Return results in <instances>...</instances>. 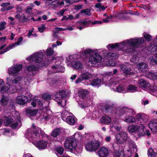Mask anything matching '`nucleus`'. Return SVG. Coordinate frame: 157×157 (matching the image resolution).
<instances>
[{
    "label": "nucleus",
    "instance_id": "f257e3e1",
    "mask_svg": "<svg viewBox=\"0 0 157 157\" xmlns=\"http://www.w3.org/2000/svg\"><path fill=\"white\" fill-rule=\"evenodd\" d=\"M145 42V41L143 37H135L125 40L119 43L109 44L106 47L109 51L114 49L118 50H121L124 54H130L133 52V55L130 59V61L133 63H136L140 60V55L129 45L136 48L142 46Z\"/></svg>",
    "mask_w": 157,
    "mask_h": 157
},
{
    "label": "nucleus",
    "instance_id": "f03ea898",
    "mask_svg": "<svg viewBox=\"0 0 157 157\" xmlns=\"http://www.w3.org/2000/svg\"><path fill=\"white\" fill-rule=\"evenodd\" d=\"M44 134V131L40 128H36V126L33 124L32 127L27 130L25 136L38 149L42 150L47 148L48 142L44 140H39L37 142L36 141Z\"/></svg>",
    "mask_w": 157,
    "mask_h": 157
},
{
    "label": "nucleus",
    "instance_id": "7ed1b4c3",
    "mask_svg": "<svg viewBox=\"0 0 157 157\" xmlns=\"http://www.w3.org/2000/svg\"><path fill=\"white\" fill-rule=\"evenodd\" d=\"M115 137V142L117 144H114L113 145H114L115 147L116 146L118 149H120V151L119 152L120 153L123 154V147L122 146H119L118 144H123L127 141L129 145V148L127 151L125 157H132V154L136 150V145L133 141L129 139L128 134L126 132H122L116 134Z\"/></svg>",
    "mask_w": 157,
    "mask_h": 157
},
{
    "label": "nucleus",
    "instance_id": "20e7f679",
    "mask_svg": "<svg viewBox=\"0 0 157 157\" xmlns=\"http://www.w3.org/2000/svg\"><path fill=\"white\" fill-rule=\"evenodd\" d=\"M117 114L120 115L126 114L127 115L123 119V121L129 123H136L135 117L130 115L135 114L136 112L132 109L128 108L126 107L118 108L115 112Z\"/></svg>",
    "mask_w": 157,
    "mask_h": 157
},
{
    "label": "nucleus",
    "instance_id": "39448f33",
    "mask_svg": "<svg viewBox=\"0 0 157 157\" xmlns=\"http://www.w3.org/2000/svg\"><path fill=\"white\" fill-rule=\"evenodd\" d=\"M74 138L70 137L65 140L64 146L65 148L71 151H75L77 146L76 139L82 138V135L79 132H75Z\"/></svg>",
    "mask_w": 157,
    "mask_h": 157
},
{
    "label": "nucleus",
    "instance_id": "423d86ee",
    "mask_svg": "<svg viewBox=\"0 0 157 157\" xmlns=\"http://www.w3.org/2000/svg\"><path fill=\"white\" fill-rule=\"evenodd\" d=\"M114 150V152L108 156L109 154V151L108 149L105 147H102L99 150L98 154L99 157H122L121 153H120L119 151V149L117 148L116 146H113Z\"/></svg>",
    "mask_w": 157,
    "mask_h": 157
},
{
    "label": "nucleus",
    "instance_id": "0eeeda50",
    "mask_svg": "<svg viewBox=\"0 0 157 157\" xmlns=\"http://www.w3.org/2000/svg\"><path fill=\"white\" fill-rule=\"evenodd\" d=\"M117 72V70L115 69L113 73L109 72L107 73L106 75L102 79V82L105 83L106 86H110L114 84H117L121 81V79L119 78H110L109 76L115 75Z\"/></svg>",
    "mask_w": 157,
    "mask_h": 157
},
{
    "label": "nucleus",
    "instance_id": "6e6552de",
    "mask_svg": "<svg viewBox=\"0 0 157 157\" xmlns=\"http://www.w3.org/2000/svg\"><path fill=\"white\" fill-rule=\"evenodd\" d=\"M45 56V52L44 50L39 51L37 52L33 53L27 57L26 60L30 63L35 62L40 63L43 61V58Z\"/></svg>",
    "mask_w": 157,
    "mask_h": 157
},
{
    "label": "nucleus",
    "instance_id": "1a4fd4ad",
    "mask_svg": "<svg viewBox=\"0 0 157 157\" xmlns=\"http://www.w3.org/2000/svg\"><path fill=\"white\" fill-rule=\"evenodd\" d=\"M70 93L68 92L60 90L55 95V100L57 102L59 105H61L63 107L66 103V101L64 98L68 97Z\"/></svg>",
    "mask_w": 157,
    "mask_h": 157
},
{
    "label": "nucleus",
    "instance_id": "9d476101",
    "mask_svg": "<svg viewBox=\"0 0 157 157\" xmlns=\"http://www.w3.org/2000/svg\"><path fill=\"white\" fill-rule=\"evenodd\" d=\"M0 88L2 93L7 92L10 94L15 93L16 91V88L14 85H10L7 83L4 85V82L2 79L0 80Z\"/></svg>",
    "mask_w": 157,
    "mask_h": 157
},
{
    "label": "nucleus",
    "instance_id": "9b49d317",
    "mask_svg": "<svg viewBox=\"0 0 157 157\" xmlns=\"http://www.w3.org/2000/svg\"><path fill=\"white\" fill-rule=\"evenodd\" d=\"M55 60V65L52 66L50 69V70L48 72V73L51 74L52 73H55L61 72H63L65 71L63 67L60 65L61 63L60 60H59V58L56 59L53 57L52 59V61Z\"/></svg>",
    "mask_w": 157,
    "mask_h": 157
},
{
    "label": "nucleus",
    "instance_id": "f8f14e48",
    "mask_svg": "<svg viewBox=\"0 0 157 157\" xmlns=\"http://www.w3.org/2000/svg\"><path fill=\"white\" fill-rule=\"evenodd\" d=\"M87 151L92 152L96 150L99 147V143L95 140L89 141L85 144Z\"/></svg>",
    "mask_w": 157,
    "mask_h": 157
},
{
    "label": "nucleus",
    "instance_id": "ddd939ff",
    "mask_svg": "<svg viewBox=\"0 0 157 157\" xmlns=\"http://www.w3.org/2000/svg\"><path fill=\"white\" fill-rule=\"evenodd\" d=\"M22 68V66L21 64H16L9 67L8 69V72L10 75L17 76L20 74Z\"/></svg>",
    "mask_w": 157,
    "mask_h": 157
},
{
    "label": "nucleus",
    "instance_id": "4468645a",
    "mask_svg": "<svg viewBox=\"0 0 157 157\" xmlns=\"http://www.w3.org/2000/svg\"><path fill=\"white\" fill-rule=\"evenodd\" d=\"M102 58L101 55L98 53H94V54L90 56L86 59V60L92 64H95L100 63L101 60Z\"/></svg>",
    "mask_w": 157,
    "mask_h": 157
},
{
    "label": "nucleus",
    "instance_id": "2eb2a0df",
    "mask_svg": "<svg viewBox=\"0 0 157 157\" xmlns=\"http://www.w3.org/2000/svg\"><path fill=\"white\" fill-rule=\"evenodd\" d=\"M75 56L71 55L69 57V62L71 63V65L74 68L78 69L82 68L83 67V64L79 60L77 59H75L73 60V59L75 57Z\"/></svg>",
    "mask_w": 157,
    "mask_h": 157
},
{
    "label": "nucleus",
    "instance_id": "dca6fc26",
    "mask_svg": "<svg viewBox=\"0 0 157 157\" xmlns=\"http://www.w3.org/2000/svg\"><path fill=\"white\" fill-rule=\"evenodd\" d=\"M93 77V75L90 73L86 72L83 73L78 77L75 81V82L76 84H78L84 80H87L92 78Z\"/></svg>",
    "mask_w": 157,
    "mask_h": 157
},
{
    "label": "nucleus",
    "instance_id": "f3484780",
    "mask_svg": "<svg viewBox=\"0 0 157 157\" xmlns=\"http://www.w3.org/2000/svg\"><path fill=\"white\" fill-rule=\"evenodd\" d=\"M102 52L103 56L106 59H116L119 56V55L116 54L114 53L108 52L107 50L105 49H103Z\"/></svg>",
    "mask_w": 157,
    "mask_h": 157
},
{
    "label": "nucleus",
    "instance_id": "a211bd4d",
    "mask_svg": "<svg viewBox=\"0 0 157 157\" xmlns=\"http://www.w3.org/2000/svg\"><path fill=\"white\" fill-rule=\"evenodd\" d=\"M119 122L118 119L113 120L110 125V129L112 132H114L115 130L117 131H120L121 129V126L119 125Z\"/></svg>",
    "mask_w": 157,
    "mask_h": 157
},
{
    "label": "nucleus",
    "instance_id": "6ab92c4d",
    "mask_svg": "<svg viewBox=\"0 0 157 157\" xmlns=\"http://www.w3.org/2000/svg\"><path fill=\"white\" fill-rule=\"evenodd\" d=\"M138 85L140 87L145 90H150L151 89L150 84L143 79H140Z\"/></svg>",
    "mask_w": 157,
    "mask_h": 157
},
{
    "label": "nucleus",
    "instance_id": "aec40b11",
    "mask_svg": "<svg viewBox=\"0 0 157 157\" xmlns=\"http://www.w3.org/2000/svg\"><path fill=\"white\" fill-rule=\"evenodd\" d=\"M29 101V98L25 96L21 95L17 97L16 99V102L18 104L24 105Z\"/></svg>",
    "mask_w": 157,
    "mask_h": 157
},
{
    "label": "nucleus",
    "instance_id": "412c9836",
    "mask_svg": "<svg viewBox=\"0 0 157 157\" xmlns=\"http://www.w3.org/2000/svg\"><path fill=\"white\" fill-rule=\"evenodd\" d=\"M23 40V39L22 37H20L17 40V41L16 43H13L12 44H11L9 45L8 47H7L5 50L4 51H1V53H4L5 52H6L7 51L10 50V49L13 48L15 46H17L19 45L20 44L21 42Z\"/></svg>",
    "mask_w": 157,
    "mask_h": 157
},
{
    "label": "nucleus",
    "instance_id": "4be33fe9",
    "mask_svg": "<svg viewBox=\"0 0 157 157\" xmlns=\"http://www.w3.org/2000/svg\"><path fill=\"white\" fill-rule=\"evenodd\" d=\"M15 114L16 115V116L14 117V118L16 119V122L13 123L12 125V127L14 128H19L21 125V123L20 120V116L19 113L18 112H16Z\"/></svg>",
    "mask_w": 157,
    "mask_h": 157
},
{
    "label": "nucleus",
    "instance_id": "5701e85b",
    "mask_svg": "<svg viewBox=\"0 0 157 157\" xmlns=\"http://www.w3.org/2000/svg\"><path fill=\"white\" fill-rule=\"evenodd\" d=\"M38 111L37 110L31 109L29 108L26 109L25 112L27 115L29 117H35L36 116H40V112L41 110Z\"/></svg>",
    "mask_w": 157,
    "mask_h": 157
},
{
    "label": "nucleus",
    "instance_id": "b1692460",
    "mask_svg": "<svg viewBox=\"0 0 157 157\" xmlns=\"http://www.w3.org/2000/svg\"><path fill=\"white\" fill-rule=\"evenodd\" d=\"M131 65L128 63H125L120 65L121 70L124 72L127 73H129L131 70Z\"/></svg>",
    "mask_w": 157,
    "mask_h": 157
},
{
    "label": "nucleus",
    "instance_id": "393cba45",
    "mask_svg": "<svg viewBox=\"0 0 157 157\" xmlns=\"http://www.w3.org/2000/svg\"><path fill=\"white\" fill-rule=\"evenodd\" d=\"M137 68L140 72H144L148 70V66L144 63H138L136 65Z\"/></svg>",
    "mask_w": 157,
    "mask_h": 157
},
{
    "label": "nucleus",
    "instance_id": "a878e982",
    "mask_svg": "<svg viewBox=\"0 0 157 157\" xmlns=\"http://www.w3.org/2000/svg\"><path fill=\"white\" fill-rule=\"evenodd\" d=\"M96 51V50L90 48H86L82 52L81 56H82V57L84 58L86 60V59L88 58L86 57L88 55H90L92 53H95Z\"/></svg>",
    "mask_w": 157,
    "mask_h": 157
},
{
    "label": "nucleus",
    "instance_id": "bb28decb",
    "mask_svg": "<svg viewBox=\"0 0 157 157\" xmlns=\"http://www.w3.org/2000/svg\"><path fill=\"white\" fill-rule=\"evenodd\" d=\"M41 115L43 116V118L47 120H48L51 119H53L54 116H53L52 111L51 110L47 111L46 112L42 113Z\"/></svg>",
    "mask_w": 157,
    "mask_h": 157
},
{
    "label": "nucleus",
    "instance_id": "cd10ccee",
    "mask_svg": "<svg viewBox=\"0 0 157 157\" xmlns=\"http://www.w3.org/2000/svg\"><path fill=\"white\" fill-rule=\"evenodd\" d=\"M136 118L137 121H141L142 120L144 121V122L147 121L148 119L147 115L142 113H137L136 116Z\"/></svg>",
    "mask_w": 157,
    "mask_h": 157
},
{
    "label": "nucleus",
    "instance_id": "c85d7f7f",
    "mask_svg": "<svg viewBox=\"0 0 157 157\" xmlns=\"http://www.w3.org/2000/svg\"><path fill=\"white\" fill-rule=\"evenodd\" d=\"M148 127L152 132H157V123L154 121H151L149 123Z\"/></svg>",
    "mask_w": 157,
    "mask_h": 157
},
{
    "label": "nucleus",
    "instance_id": "c756f323",
    "mask_svg": "<svg viewBox=\"0 0 157 157\" xmlns=\"http://www.w3.org/2000/svg\"><path fill=\"white\" fill-rule=\"evenodd\" d=\"M21 77H19L17 78L13 77L10 79L9 78L7 77L6 78V79L8 82H11L13 83L17 84L19 83L20 84V82L21 81Z\"/></svg>",
    "mask_w": 157,
    "mask_h": 157
},
{
    "label": "nucleus",
    "instance_id": "7c9ffc66",
    "mask_svg": "<svg viewBox=\"0 0 157 157\" xmlns=\"http://www.w3.org/2000/svg\"><path fill=\"white\" fill-rule=\"evenodd\" d=\"M88 93L86 90L80 89L78 91V96L82 99L85 98Z\"/></svg>",
    "mask_w": 157,
    "mask_h": 157
},
{
    "label": "nucleus",
    "instance_id": "2f4dec72",
    "mask_svg": "<svg viewBox=\"0 0 157 157\" xmlns=\"http://www.w3.org/2000/svg\"><path fill=\"white\" fill-rule=\"evenodd\" d=\"M65 119V121H66L68 124L71 125L75 124L76 121V119L75 118L71 116H67Z\"/></svg>",
    "mask_w": 157,
    "mask_h": 157
},
{
    "label": "nucleus",
    "instance_id": "473e14b6",
    "mask_svg": "<svg viewBox=\"0 0 157 157\" xmlns=\"http://www.w3.org/2000/svg\"><path fill=\"white\" fill-rule=\"evenodd\" d=\"M100 120L101 123L106 124H109L111 121V118L106 115L102 117Z\"/></svg>",
    "mask_w": 157,
    "mask_h": 157
},
{
    "label": "nucleus",
    "instance_id": "72a5a7b5",
    "mask_svg": "<svg viewBox=\"0 0 157 157\" xmlns=\"http://www.w3.org/2000/svg\"><path fill=\"white\" fill-rule=\"evenodd\" d=\"M102 82L101 79L96 78L94 79L91 82L90 84L93 86H100Z\"/></svg>",
    "mask_w": 157,
    "mask_h": 157
},
{
    "label": "nucleus",
    "instance_id": "f704fd0d",
    "mask_svg": "<svg viewBox=\"0 0 157 157\" xmlns=\"http://www.w3.org/2000/svg\"><path fill=\"white\" fill-rule=\"evenodd\" d=\"M128 130L131 133H133L137 130L139 131V126L135 125H130L128 127Z\"/></svg>",
    "mask_w": 157,
    "mask_h": 157
},
{
    "label": "nucleus",
    "instance_id": "c9c22d12",
    "mask_svg": "<svg viewBox=\"0 0 157 157\" xmlns=\"http://www.w3.org/2000/svg\"><path fill=\"white\" fill-rule=\"evenodd\" d=\"M114 90L118 92L125 93H126V88L122 85H119L116 88H113Z\"/></svg>",
    "mask_w": 157,
    "mask_h": 157
},
{
    "label": "nucleus",
    "instance_id": "e433bc0d",
    "mask_svg": "<svg viewBox=\"0 0 157 157\" xmlns=\"http://www.w3.org/2000/svg\"><path fill=\"white\" fill-rule=\"evenodd\" d=\"M126 93L134 92L137 91V87L133 85H129L126 88Z\"/></svg>",
    "mask_w": 157,
    "mask_h": 157
},
{
    "label": "nucleus",
    "instance_id": "4c0bfd02",
    "mask_svg": "<svg viewBox=\"0 0 157 157\" xmlns=\"http://www.w3.org/2000/svg\"><path fill=\"white\" fill-rule=\"evenodd\" d=\"M146 76L147 77L150 79H157V73H152L151 72H148L146 74Z\"/></svg>",
    "mask_w": 157,
    "mask_h": 157
},
{
    "label": "nucleus",
    "instance_id": "58836bf2",
    "mask_svg": "<svg viewBox=\"0 0 157 157\" xmlns=\"http://www.w3.org/2000/svg\"><path fill=\"white\" fill-rule=\"evenodd\" d=\"M9 100L8 97L3 96L2 98L0 100L1 105L2 106L6 105L8 103Z\"/></svg>",
    "mask_w": 157,
    "mask_h": 157
},
{
    "label": "nucleus",
    "instance_id": "ea45409f",
    "mask_svg": "<svg viewBox=\"0 0 157 157\" xmlns=\"http://www.w3.org/2000/svg\"><path fill=\"white\" fill-rule=\"evenodd\" d=\"M148 157H157V153L151 148L148 151Z\"/></svg>",
    "mask_w": 157,
    "mask_h": 157
},
{
    "label": "nucleus",
    "instance_id": "a19ab883",
    "mask_svg": "<svg viewBox=\"0 0 157 157\" xmlns=\"http://www.w3.org/2000/svg\"><path fill=\"white\" fill-rule=\"evenodd\" d=\"M39 68L38 67H36L34 65L27 66L26 67L27 70L32 71H37Z\"/></svg>",
    "mask_w": 157,
    "mask_h": 157
},
{
    "label": "nucleus",
    "instance_id": "79ce46f5",
    "mask_svg": "<svg viewBox=\"0 0 157 157\" xmlns=\"http://www.w3.org/2000/svg\"><path fill=\"white\" fill-rule=\"evenodd\" d=\"M157 43L154 44H151L149 46L148 50L152 52H156L157 50Z\"/></svg>",
    "mask_w": 157,
    "mask_h": 157
},
{
    "label": "nucleus",
    "instance_id": "37998d69",
    "mask_svg": "<svg viewBox=\"0 0 157 157\" xmlns=\"http://www.w3.org/2000/svg\"><path fill=\"white\" fill-rule=\"evenodd\" d=\"M90 11L91 10L90 9H86L82 10L80 13H83L85 15L90 16L91 15Z\"/></svg>",
    "mask_w": 157,
    "mask_h": 157
},
{
    "label": "nucleus",
    "instance_id": "c03bdc74",
    "mask_svg": "<svg viewBox=\"0 0 157 157\" xmlns=\"http://www.w3.org/2000/svg\"><path fill=\"white\" fill-rule=\"evenodd\" d=\"M143 35L145 39L147 41H150L152 39V37L149 34L144 33Z\"/></svg>",
    "mask_w": 157,
    "mask_h": 157
},
{
    "label": "nucleus",
    "instance_id": "a18cd8bd",
    "mask_svg": "<svg viewBox=\"0 0 157 157\" xmlns=\"http://www.w3.org/2000/svg\"><path fill=\"white\" fill-rule=\"evenodd\" d=\"M55 52L53 49L50 47L48 48L46 50V55L48 56H50L54 54Z\"/></svg>",
    "mask_w": 157,
    "mask_h": 157
},
{
    "label": "nucleus",
    "instance_id": "49530a36",
    "mask_svg": "<svg viewBox=\"0 0 157 157\" xmlns=\"http://www.w3.org/2000/svg\"><path fill=\"white\" fill-rule=\"evenodd\" d=\"M72 114L71 113H69L68 111L67 110L63 111L62 114V119L65 121V119H66V117L67 116H69V115Z\"/></svg>",
    "mask_w": 157,
    "mask_h": 157
},
{
    "label": "nucleus",
    "instance_id": "de8ad7c7",
    "mask_svg": "<svg viewBox=\"0 0 157 157\" xmlns=\"http://www.w3.org/2000/svg\"><path fill=\"white\" fill-rule=\"evenodd\" d=\"M151 64L152 65L157 64V53H155L154 57H152L150 61Z\"/></svg>",
    "mask_w": 157,
    "mask_h": 157
},
{
    "label": "nucleus",
    "instance_id": "09e8293b",
    "mask_svg": "<svg viewBox=\"0 0 157 157\" xmlns=\"http://www.w3.org/2000/svg\"><path fill=\"white\" fill-rule=\"evenodd\" d=\"M60 129L58 128H56L54 129L52 134V135L54 137H56L60 133Z\"/></svg>",
    "mask_w": 157,
    "mask_h": 157
},
{
    "label": "nucleus",
    "instance_id": "8fccbe9b",
    "mask_svg": "<svg viewBox=\"0 0 157 157\" xmlns=\"http://www.w3.org/2000/svg\"><path fill=\"white\" fill-rule=\"evenodd\" d=\"M90 103L91 101L90 99H88L86 100H85L84 103L82 104V106L84 108L88 107L90 105Z\"/></svg>",
    "mask_w": 157,
    "mask_h": 157
},
{
    "label": "nucleus",
    "instance_id": "3c124183",
    "mask_svg": "<svg viewBox=\"0 0 157 157\" xmlns=\"http://www.w3.org/2000/svg\"><path fill=\"white\" fill-rule=\"evenodd\" d=\"M15 8L17 10V13H21L23 10L22 6L20 5H16Z\"/></svg>",
    "mask_w": 157,
    "mask_h": 157
},
{
    "label": "nucleus",
    "instance_id": "603ef678",
    "mask_svg": "<svg viewBox=\"0 0 157 157\" xmlns=\"http://www.w3.org/2000/svg\"><path fill=\"white\" fill-rule=\"evenodd\" d=\"M90 22V21H87L86 19H84L80 21L79 23L80 25H88Z\"/></svg>",
    "mask_w": 157,
    "mask_h": 157
},
{
    "label": "nucleus",
    "instance_id": "864d4df0",
    "mask_svg": "<svg viewBox=\"0 0 157 157\" xmlns=\"http://www.w3.org/2000/svg\"><path fill=\"white\" fill-rule=\"evenodd\" d=\"M40 105H42V103L39 99H38L31 103V105L34 107H35L37 104Z\"/></svg>",
    "mask_w": 157,
    "mask_h": 157
},
{
    "label": "nucleus",
    "instance_id": "5fc2aeb1",
    "mask_svg": "<svg viewBox=\"0 0 157 157\" xmlns=\"http://www.w3.org/2000/svg\"><path fill=\"white\" fill-rule=\"evenodd\" d=\"M113 17L111 15L107 16L106 18L103 19V21L105 23H108L112 21Z\"/></svg>",
    "mask_w": 157,
    "mask_h": 157
},
{
    "label": "nucleus",
    "instance_id": "6e6d98bb",
    "mask_svg": "<svg viewBox=\"0 0 157 157\" xmlns=\"http://www.w3.org/2000/svg\"><path fill=\"white\" fill-rule=\"evenodd\" d=\"M43 98L45 100H48L51 98L52 97L49 94L47 93L45 94L42 96Z\"/></svg>",
    "mask_w": 157,
    "mask_h": 157
},
{
    "label": "nucleus",
    "instance_id": "4d7b16f0",
    "mask_svg": "<svg viewBox=\"0 0 157 157\" xmlns=\"http://www.w3.org/2000/svg\"><path fill=\"white\" fill-rule=\"evenodd\" d=\"M13 120V119L10 117H7L5 121L6 125H8L10 124L12 122Z\"/></svg>",
    "mask_w": 157,
    "mask_h": 157
},
{
    "label": "nucleus",
    "instance_id": "13d9d810",
    "mask_svg": "<svg viewBox=\"0 0 157 157\" xmlns=\"http://www.w3.org/2000/svg\"><path fill=\"white\" fill-rule=\"evenodd\" d=\"M45 28V25L44 24H42L40 27H38V30L39 32L42 33L44 31Z\"/></svg>",
    "mask_w": 157,
    "mask_h": 157
},
{
    "label": "nucleus",
    "instance_id": "bf43d9fd",
    "mask_svg": "<svg viewBox=\"0 0 157 157\" xmlns=\"http://www.w3.org/2000/svg\"><path fill=\"white\" fill-rule=\"evenodd\" d=\"M56 150L60 154H62L63 152V149L62 147H59L56 148Z\"/></svg>",
    "mask_w": 157,
    "mask_h": 157
},
{
    "label": "nucleus",
    "instance_id": "052dcab7",
    "mask_svg": "<svg viewBox=\"0 0 157 157\" xmlns=\"http://www.w3.org/2000/svg\"><path fill=\"white\" fill-rule=\"evenodd\" d=\"M151 89L147 90H150V93L151 94H152V92H157V87L156 86L151 87L150 85Z\"/></svg>",
    "mask_w": 157,
    "mask_h": 157
},
{
    "label": "nucleus",
    "instance_id": "680f3d73",
    "mask_svg": "<svg viewBox=\"0 0 157 157\" xmlns=\"http://www.w3.org/2000/svg\"><path fill=\"white\" fill-rule=\"evenodd\" d=\"M82 146L81 145L78 147L77 148L76 147V149L75 150L77 152L78 154H80L82 151Z\"/></svg>",
    "mask_w": 157,
    "mask_h": 157
},
{
    "label": "nucleus",
    "instance_id": "e2e57ef3",
    "mask_svg": "<svg viewBox=\"0 0 157 157\" xmlns=\"http://www.w3.org/2000/svg\"><path fill=\"white\" fill-rule=\"evenodd\" d=\"M67 10V9H62L57 13V15L59 16H63L65 12Z\"/></svg>",
    "mask_w": 157,
    "mask_h": 157
},
{
    "label": "nucleus",
    "instance_id": "0e129e2a",
    "mask_svg": "<svg viewBox=\"0 0 157 157\" xmlns=\"http://www.w3.org/2000/svg\"><path fill=\"white\" fill-rule=\"evenodd\" d=\"M83 5L80 4H78L75 6L74 9L75 10H80L82 8Z\"/></svg>",
    "mask_w": 157,
    "mask_h": 157
},
{
    "label": "nucleus",
    "instance_id": "69168bd1",
    "mask_svg": "<svg viewBox=\"0 0 157 157\" xmlns=\"http://www.w3.org/2000/svg\"><path fill=\"white\" fill-rule=\"evenodd\" d=\"M33 8L30 6H28L27 7L26 10V13H31V10Z\"/></svg>",
    "mask_w": 157,
    "mask_h": 157
},
{
    "label": "nucleus",
    "instance_id": "338daca9",
    "mask_svg": "<svg viewBox=\"0 0 157 157\" xmlns=\"http://www.w3.org/2000/svg\"><path fill=\"white\" fill-rule=\"evenodd\" d=\"M64 3L63 1H58L56 2V7H57L58 6H63L64 5Z\"/></svg>",
    "mask_w": 157,
    "mask_h": 157
},
{
    "label": "nucleus",
    "instance_id": "774afa93",
    "mask_svg": "<svg viewBox=\"0 0 157 157\" xmlns=\"http://www.w3.org/2000/svg\"><path fill=\"white\" fill-rule=\"evenodd\" d=\"M25 94L26 96H25L27 97L29 99V98L30 100L32 99V95L30 93L27 92L25 94Z\"/></svg>",
    "mask_w": 157,
    "mask_h": 157
}]
</instances>
